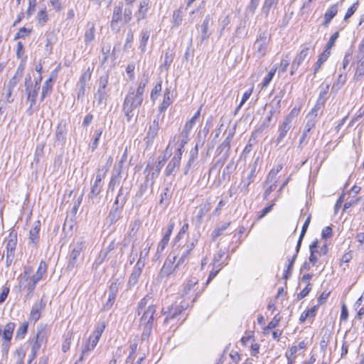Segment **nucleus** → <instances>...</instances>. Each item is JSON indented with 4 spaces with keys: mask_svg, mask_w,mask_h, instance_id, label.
I'll return each mask as SVG.
<instances>
[{
    "mask_svg": "<svg viewBox=\"0 0 364 364\" xmlns=\"http://www.w3.org/2000/svg\"><path fill=\"white\" fill-rule=\"evenodd\" d=\"M318 241L317 240H314L310 245H309V250H310V257H309V262L314 266L317 261H318V257L316 254H318Z\"/></svg>",
    "mask_w": 364,
    "mask_h": 364,
    "instance_id": "obj_24",
    "label": "nucleus"
},
{
    "mask_svg": "<svg viewBox=\"0 0 364 364\" xmlns=\"http://www.w3.org/2000/svg\"><path fill=\"white\" fill-rule=\"evenodd\" d=\"M327 98H326L325 96H319L316 105L311 111H314V112L318 114V111L322 108Z\"/></svg>",
    "mask_w": 364,
    "mask_h": 364,
    "instance_id": "obj_55",
    "label": "nucleus"
},
{
    "mask_svg": "<svg viewBox=\"0 0 364 364\" xmlns=\"http://www.w3.org/2000/svg\"><path fill=\"white\" fill-rule=\"evenodd\" d=\"M170 237H171V234H168L167 232H166L164 234V235L163 236L161 240L160 241V242L158 245L157 250H156L158 253H160V252L164 251L165 247L168 244V242H169V240H170Z\"/></svg>",
    "mask_w": 364,
    "mask_h": 364,
    "instance_id": "obj_44",
    "label": "nucleus"
},
{
    "mask_svg": "<svg viewBox=\"0 0 364 364\" xmlns=\"http://www.w3.org/2000/svg\"><path fill=\"white\" fill-rule=\"evenodd\" d=\"M102 186L103 184L94 182L91 186L88 197L92 200L95 199L101 193Z\"/></svg>",
    "mask_w": 364,
    "mask_h": 364,
    "instance_id": "obj_33",
    "label": "nucleus"
},
{
    "mask_svg": "<svg viewBox=\"0 0 364 364\" xmlns=\"http://www.w3.org/2000/svg\"><path fill=\"white\" fill-rule=\"evenodd\" d=\"M181 153L180 151H176L174 156L172 157L171 161L168 162L166 169L165 174L166 176L173 175L176 171L178 169L181 160Z\"/></svg>",
    "mask_w": 364,
    "mask_h": 364,
    "instance_id": "obj_11",
    "label": "nucleus"
},
{
    "mask_svg": "<svg viewBox=\"0 0 364 364\" xmlns=\"http://www.w3.org/2000/svg\"><path fill=\"white\" fill-rule=\"evenodd\" d=\"M31 29H28L25 27H22L18 30V31L16 34L15 38L19 39V38H25L26 36H28L31 33Z\"/></svg>",
    "mask_w": 364,
    "mask_h": 364,
    "instance_id": "obj_63",
    "label": "nucleus"
},
{
    "mask_svg": "<svg viewBox=\"0 0 364 364\" xmlns=\"http://www.w3.org/2000/svg\"><path fill=\"white\" fill-rule=\"evenodd\" d=\"M95 97L97 100L98 104H102V102H105V101L106 100V97H107L106 89L98 87Z\"/></svg>",
    "mask_w": 364,
    "mask_h": 364,
    "instance_id": "obj_49",
    "label": "nucleus"
},
{
    "mask_svg": "<svg viewBox=\"0 0 364 364\" xmlns=\"http://www.w3.org/2000/svg\"><path fill=\"white\" fill-rule=\"evenodd\" d=\"M28 324L27 322L23 323L16 331V337L23 338L28 331Z\"/></svg>",
    "mask_w": 364,
    "mask_h": 364,
    "instance_id": "obj_60",
    "label": "nucleus"
},
{
    "mask_svg": "<svg viewBox=\"0 0 364 364\" xmlns=\"http://www.w3.org/2000/svg\"><path fill=\"white\" fill-rule=\"evenodd\" d=\"M300 109L297 107H294L291 112L287 114L284 119L289 122L292 124L293 119L298 116L299 114Z\"/></svg>",
    "mask_w": 364,
    "mask_h": 364,
    "instance_id": "obj_59",
    "label": "nucleus"
},
{
    "mask_svg": "<svg viewBox=\"0 0 364 364\" xmlns=\"http://www.w3.org/2000/svg\"><path fill=\"white\" fill-rule=\"evenodd\" d=\"M339 33L338 31L335 32L330 38L328 42L326 45L324 51H327L331 53V49L334 46L335 41L338 38Z\"/></svg>",
    "mask_w": 364,
    "mask_h": 364,
    "instance_id": "obj_53",
    "label": "nucleus"
},
{
    "mask_svg": "<svg viewBox=\"0 0 364 364\" xmlns=\"http://www.w3.org/2000/svg\"><path fill=\"white\" fill-rule=\"evenodd\" d=\"M176 257L173 256L172 259L168 258L164 264L161 271H160V277H166L170 276L173 272L175 271V269L177 268L176 267V264L174 265V262L176 260Z\"/></svg>",
    "mask_w": 364,
    "mask_h": 364,
    "instance_id": "obj_14",
    "label": "nucleus"
},
{
    "mask_svg": "<svg viewBox=\"0 0 364 364\" xmlns=\"http://www.w3.org/2000/svg\"><path fill=\"white\" fill-rule=\"evenodd\" d=\"M121 180V173L118 171L117 173L113 174L111 177L110 181L108 186V191H113L115 186H117Z\"/></svg>",
    "mask_w": 364,
    "mask_h": 364,
    "instance_id": "obj_41",
    "label": "nucleus"
},
{
    "mask_svg": "<svg viewBox=\"0 0 364 364\" xmlns=\"http://www.w3.org/2000/svg\"><path fill=\"white\" fill-rule=\"evenodd\" d=\"M188 306V303L182 304V302L178 303L177 301H175L170 307H168V311H164L163 309L161 310V314L165 315L164 324H169L172 323V326L178 325V317L182 313L183 311L187 309Z\"/></svg>",
    "mask_w": 364,
    "mask_h": 364,
    "instance_id": "obj_4",
    "label": "nucleus"
},
{
    "mask_svg": "<svg viewBox=\"0 0 364 364\" xmlns=\"http://www.w3.org/2000/svg\"><path fill=\"white\" fill-rule=\"evenodd\" d=\"M91 77V72L90 70V68H88L85 72H84L79 80V85H86L87 82L90 81Z\"/></svg>",
    "mask_w": 364,
    "mask_h": 364,
    "instance_id": "obj_58",
    "label": "nucleus"
},
{
    "mask_svg": "<svg viewBox=\"0 0 364 364\" xmlns=\"http://www.w3.org/2000/svg\"><path fill=\"white\" fill-rule=\"evenodd\" d=\"M40 89V82H36L34 88L28 91V99L31 102L30 107H33L36 104V97Z\"/></svg>",
    "mask_w": 364,
    "mask_h": 364,
    "instance_id": "obj_35",
    "label": "nucleus"
},
{
    "mask_svg": "<svg viewBox=\"0 0 364 364\" xmlns=\"http://www.w3.org/2000/svg\"><path fill=\"white\" fill-rule=\"evenodd\" d=\"M210 16L208 15L205 16L202 25H201V41H203L209 38L210 33L209 31V23H210Z\"/></svg>",
    "mask_w": 364,
    "mask_h": 364,
    "instance_id": "obj_30",
    "label": "nucleus"
},
{
    "mask_svg": "<svg viewBox=\"0 0 364 364\" xmlns=\"http://www.w3.org/2000/svg\"><path fill=\"white\" fill-rule=\"evenodd\" d=\"M55 137L57 141L64 142L65 139V126L58 124L56 129Z\"/></svg>",
    "mask_w": 364,
    "mask_h": 364,
    "instance_id": "obj_46",
    "label": "nucleus"
},
{
    "mask_svg": "<svg viewBox=\"0 0 364 364\" xmlns=\"http://www.w3.org/2000/svg\"><path fill=\"white\" fill-rule=\"evenodd\" d=\"M161 81H159L158 82H156V85L154 86V89L152 90L151 91V100L154 102L155 100H156L158 95H159V93L161 92Z\"/></svg>",
    "mask_w": 364,
    "mask_h": 364,
    "instance_id": "obj_54",
    "label": "nucleus"
},
{
    "mask_svg": "<svg viewBox=\"0 0 364 364\" xmlns=\"http://www.w3.org/2000/svg\"><path fill=\"white\" fill-rule=\"evenodd\" d=\"M38 23L41 26H44L48 20V16L47 14L46 9L43 8L38 11L36 16Z\"/></svg>",
    "mask_w": 364,
    "mask_h": 364,
    "instance_id": "obj_39",
    "label": "nucleus"
},
{
    "mask_svg": "<svg viewBox=\"0 0 364 364\" xmlns=\"http://www.w3.org/2000/svg\"><path fill=\"white\" fill-rule=\"evenodd\" d=\"M282 169V165L281 164H279L275 167H273L267 177V178H268V181H272V180H277V175Z\"/></svg>",
    "mask_w": 364,
    "mask_h": 364,
    "instance_id": "obj_52",
    "label": "nucleus"
},
{
    "mask_svg": "<svg viewBox=\"0 0 364 364\" xmlns=\"http://www.w3.org/2000/svg\"><path fill=\"white\" fill-rule=\"evenodd\" d=\"M338 13V6L337 4H333L326 11V12L324 14V21L323 24L325 26H327L328 23L331 22V21L333 18V17L336 15Z\"/></svg>",
    "mask_w": 364,
    "mask_h": 364,
    "instance_id": "obj_26",
    "label": "nucleus"
},
{
    "mask_svg": "<svg viewBox=\"0 0 364 364\" xmlns=\"http://www.w3.org/2000/svg\"><path fill=\"white\" fill-rule=\"evenodd\" d=\"M139 318V328L141 333L142 340L147 339L151 334L154 321L157 316L156 306L154 304H149L147 309L143 311L137 312Z\"/></svg>",
    "mask_w": 364,
    "mask_h": 364,
    "instance_id": "obj_2",
    "label": "nucleus"
},
{
    "mask_svg": "<svg viewBox=\"0 0 364 364\" xmlns=\"http://www.w3.org/2000/svg\"><path fill=\"white\" fill-rule=\"evenodd\" d=\"M144 266V261L142 260V252L140 253L139 258L134 267V269L132 270V272L129 277V281H128V287L129 289L132 288L134 286H135L139 279L141 276L142 269Z\"/></svg>",
    "mask_w": 364,
    "mask_h": 364,
    "instance_id": "obj_7",
    "label": "nucleus"
},
{
    "mask_svg": "<svg viewBox=\"0 0 364 364\" xmlns=\"http://www.w3.org/2000/svg\"><path fill=\"white\" fill-rule=\"evenodd\" d=\"M310 220H311V218L310 216H309L306 220H305L304 225H303V227H302V230H301V234H300V236H299V240H298V242H297V245H296V250L297 252L299 251V249H300V247H301V241L303 240V237L307 230V228L309 225V223H310Z\"/></svg>",
    "mask_w": 364,
    "mask_h": 364,
    "instance_id": "obj_42",
    "label": "nucleus"
},
{
    "mask_svg": "<svg viewBox=\"0 0 364 364\" xmlns=\"http://www.w3.org/2000/svg\"><path fill=\"white\" fill-rule=\"evenodd\" d=\"M47 264L45 262L41 261L38 265V269L33 274L28 284V291L32 293L36 287V284L40 281L46 272Z\"/></svg>",
    "mask_w": 364,
    "mask_h": 364,
    "instance_id": "obj_8",
    "label": "nucleus"
},
{
    "mask_svg": "<svg viewBox=\"0 0 364 364\" xmlns=\"http://www.w3.org/2000/svg\"><path fill=\"white\" fill-rule=\"evenodd\" d=\"M211 203L206 200L201 203L198 208V210L196 212V215L193 218V220L196 221L198 224H200L203 222L204 216L210 210Z\"/></svg>",
    "mask_w": 364,
    "mask_h": 364,
    "instance_id": "obj_12",
    "label": "nucleus"
},
{
    "mask_svg": "<svg viewBox=\"0 0 364 364\" xmlns=\"http://www.w3.org/2000/svg\"><path fill=\"white\" fill-rule=\"evenodd\" d=\"M279 0H264L262 11L266 16H268L269 10L272 7L276 6Z\"/></svg>",
    "mask_w": 364,
    "mask_h": 364,
    "instance_id": "obj_48",
    "label": "nucleus"
},
{
    "mask_svg": "<svg viewBox=\"0 0 364 364\" xmlns=\"http://www.w3.org/2000/svg\"><path fill=\"white\" fill-rule=\"evenodd\" d=\"M298 252L297 250H295V253L294 254V255L291 257V259H289L288 260V264H287V269L285 271V273L284 274V279H287L290 275L291 274V272H292V267H293V264L295 262V259L297 257V255H298Z\"/></svg>",
    "mask_w": 364,
    "mask_h": 364,
    "instance_id": "obj_38",
    "label": "nucleus"
},
{
    "mask_svg": "<svg viewBox=\"0 0 364 364\" xmlns=\"http://www.w3.org/2000/svg\"><path fill=\"white\" fill-rule=\"evenodd\" d=\"M28 7L26 10V15L29 18L31 17L36 11V0H28Z\"/></svg>",
    "mask_w": 364,
    "mask_h": 364,
    "instance_id": "obj_62",
    "label": "nucleus"
},
{
    "mask_svg": "<svg viewBox=\"0 0 364 364\" xmlns=\"http://www.w3.org/2000/svg\"><path fill=\"white\" fill-rule=\"evenodd\" d=\"M46 303L43 299L36 302L31 308L29 319L36 322L40 318L41 311L44 309Z\"/></svg>",
    "mask_w": 364,
    "mask_h": 364,
    "instance_id": "obj_15",
    "label": "nucleus"
},
{
    "mask_svg": "<svg viewBox=\"0 0 364 364\" xmlns=\"http://www.w3.org/2000/svg\"><path fill=\"white\" fill-rule=\"evenodd\" d=\"M95 28L94 23H88L87 28L85 33V43L90 44L95 39Z\"/></svg>",
    "mask_w": 364,
    "mask_h": 364,
    "instance_id": "obj_28",
    "label": "nucleus"
},
{
    "mask_svg": "<svg viewBox=\"0 0 364 364\" xmlns=\"http://www.w3.org/2000/svg\"><path fill=\"white\" fill-rule=\"evenodd\" d=\"M53 88V79L50 77L46 80L42 87L41 100L43 101L46 97L50 94Z\"/></svg>",
    "mask_w": 364,
    "mask_h": 364,
    "instance_id": "obj_32",
    "label": "nucleus"
},
{
    "mask_svg": "<svg viewBox=\"0 0 364 364\" xmlns=\"http://www.w3.org/2000/svg\"><path fill=\"white\" fill-rule=\"evenodd\" d=\"M46 342V333L43 331H38L36 334L35 341L33 343L31 350L38 352L42 344Z\"/></svg>",
    "mask_w": 364,
    "mask_h": 364,
    "instance_id": "obj_25",
    "label": "nucleus"
},
{
    "mask_svg": "<svg viewBox=\"0 0 364 364\" xmlns=\"http://www.w3.org/2000/svg\"><path fill=\"white\" fill-rule=\"evenodd\" d=\"M280 321V318L275 316L273 319L269 322L267 326L264 328V333H267L269 330L276 328Z\"/></svg>",
    "mask_w": 364,
    "mask_h": 364,
    "instance_id": "obj_61",
    "label": "nucleus"
},
{
    "mask_svg": "<svg viewBox=\"0 0 364 364\" xmlns=\"http://www.w3.org/2000/svg\"><path fill=\"white\" fill-rule=\"evenodd\" d=\"M128 194L127 190H125L123 187H121L119 190L118 194L113 203L114 206L123 208L124 204L127 202V196Z\"/></svg>",
    "mask_w": 364,
    "mask_h": 364,
    "instance_id": "obj_21",
    "label": "nucleus"
},
{
    "mask_svg": "<svg viewBox=\"0 0 364 364\" xmlns=\"http://www.w3.org/2000/svg\"><path fill=\"white\" fill-rule=\"evenodd\" d=\"M149 2L147 0H143L140 2V6L139 9V14L137 16V20L143 19L145 18L147 10H148Z\"/></svg>",
    "mask_w": 364,
    "mask_h": 364,
    "instance_id": "obj_40",
    "label": "nucleus"
},
{
    "mask_svg": "<svg viewBox=\"0 0 364 364\" xmlns=\"http://www.w3.org/2000/svg\"><path fill=\"white\" fill-rule=\"evenodd\" d=\"M147 83L148 77H146L141 80L136 89L132 87H129L122 105V112L126 117L127 122H130L134 117H135V120H136L137 113L136 109H138L143 102L144 93Z\"/></svg>",
    "mask_w": 364,
    "mask_h": 364,
    "instance_id": "obj_1",
    "label": "nucleus"
},
{
    "mask_svg": "<svg viewBox=\"0 0 364 364\" xmlns=\"http://www.w3.org/2000/svg\"><path fill=\"white\" fill-rule=\"evenodd\" d=\"M309 48L304 47L297 56L294 58L291 64V75H294V72L298 69L299 65L304 62L307 58L309 53Z\"/></svg>",
    "mask_w": 364,
    "mask_h": 364,
    "instance_id": "obj_13",
    "label": "nucleus"
},
{
    "mask_svg": "<svg viewBox=\"0 0 364 364\" xmlns=\"http://www.w3.org/2000/svg\"><path fill=\"white\" fill-rule=\"evenodd\" d=\"M105 328V323L104 322L96 326L92 335L89 338V341L91 342V348H95Z\"/></svg>",
    "mask_w": 364,
    "mask_h": 364,
    "instance_id": "obj_18",
    "label": "nucleus"
},
{
    "mask_svg": "<svg viewBox=\"0 0 364 364\" xmlns=\"http://www.w3.org/2000/svg\"><path fill=\"white\" fill-rule=\"evenodd\" d=\"M257 169V160L252 165L251 171L250 173L247 175V178H243L242 180L241 184L243 188L247 189L248 186L252 183L255 178L256 173Z\"/></svg>",
    "mask_w": 364,
    "mask_h": 364,
    "instance_id": "obj_20",
    "label": "nucleus"
},
{
    "mask_svg": "<svg viewBox=\"0 0 364 364\" xmlns=\"http://www.w3.org/2000/svg\"><path fill=\"white\" fill-rule=\"evenodd\" d=\"M230 223H225L220 227L215 228L212 232V237L215 240L216 237L221 235L222 233L230 226Z\"/></svg>",
    "mask_w": 364,
    "mask_h": 364,
    "instance_id": "obj_51",
    "label": "nucleus"
},
{
    "mask_svg": "<svg viewBox=\"0 0 364 364\" xmlns=\"http://www.w3.org/2000/svg\"><path fill=\"white\" fill-rule=\"evenodd\" d=\"M160 171L156 169L153 166L148 164L144 171L145 174L144 188L149 186H152L154 183L155 179L159 176Z\"/></svg>",
    "mask_w": 364,
    "mask_h": 364,
    "instance_id": "obj_9",
    "label": "nucleus"
},
{
    "mask_svg": "<svg viewBox=\"0 0 364 364\" xmlns=\"http://www.w3.org/2000/svg\"><path fill=\"white\" fill-rule=\"evenodd\" d=\"M159 122L156 119H154L152 124L149 126L146 136L145 137L146 143L147 145H151L154 139L156 137L159 131Z\"/></svg>",
    "mask_w": 364,
    "mask_h": 364,
    "instance_id": "obj_16",
    "label": "nucleus"
},
{
    "mask_svg": "<svg viewBox=\"0 0 364 364\" xmlns=\"http://www.w3.org/2000/svg\"><path fill=\"white\" fill-rule=\"evenodd\" d=\"M132 18V9L130 6L126 7L123 10V3L119 2L113 9L110 27L112 30L117 28V24L120 21L124 23H129Z\"/></svg>",
    "mask_w": 364,
    "mask_h": 364,
    "instance_id": "obj_3",
    "label": "nucleus"
},
{
    "mask_svg": "<svg viewBox=\"0 0 364 364\" xmlns=\"http://www.w3.org/2000/svg\"><path fill=\"white\" fill-rule=\"evenodd\" d=\"M291 123L284 119L278 128L279 134L276 139L277 144H279L283 141L284 139L285 138V136H287L288 132L291 129Z\"/></svg>",
    "mask_w": 364,
    "mask_h": 364,
    "instance_id": "obj_17",
    "label": "nucleus"
},
{
    "mask_svg": "<svg viewBox=\"0 0 364 364\" xmlns=\"http://www.w3.org/2000/svg\"><path fill=\"white\" fill-rule=\"evenodd\" d=\"M253 87L250 88L247 91H245L242 95V100L237 107V110L241 108V107L245 104V102L250 98L252 93Z\"/></svg>",
    "mask_w": 364,
    "mask_h": 364,
    "instance_id": "obj_64",
    "label": "nucleus"
},
{
    "mask_svg": "<svg viewBox=\"0 0 364 364\" xmlns=\"http://www.w3.org/2000/svg\"><path fill=\"white\" fill-rule=\"evenodd\" d=\"M83 247V242H77L76 245L74 246L70 255V262L74 264L77 258L80 255Z\"/></svg>",
    "mask_w": 364,
    "mask_h": 364,
    "instance_id": "obj_31",
    "label": "nucleus"
},
{
    "mask_svg": "<svg viewBox=\"0 0 364 364\" xmlns=\"http://www.w3.org/2000/svg\"><path fill=\"white\" fill-rule=\"evenodd\" d=\"M41 228L40 221L34 222L31 229L29 232V239L31 242L33 244H36L38 239V233Z\"/></svg>",
    "mask_w": 364,
    "mask_h": 364,
    "instance_id": "obj_27",
    "label": "nucleus"
},
{
    "mask_svg": "<svg viewBox=\"0 0 364 364\" xmlns=\"http://www.w3.org/2000/svg\"><path fill=\"white\" fill-rule=\"evenodd\" d=\"M268 42L269 38L265 33L260 35L259 38H257L254 44V49L259 57L265 55Z\"/></svg>",
    "mask_w": 364,
    "mask_h": 364,
    "instance_id": "obj_10",
    "label": "nucleus"
},
{
    "mask_svg": "<svg viewBox=\"0 0 364 364\" xmlns=\"http://www.w3.org/2000/svg\"><path fill=\"white\" fill-rule=\"evenodd\" d=\"M31 268L30 267H25L23 273L21 275L19 278L18 285L20 289H28V284L29 283L31 277Z\"/></svg>",
    "mask_w": 364,
    "mask_h": 364,
    "instance_id": "obj_22",
    "label": "nucleus"
},
{
    "mask_svg": "<svg viewBox=\"0 0 364 364\" xmlns=\"http://www.w3.org/2000/svg\"><path fill=\"white\" fill-rule=\"evenodd\" d=\"M149 31L147 30H142L141 32V40L139 48L142 53H144L146 49L147 41L149 38Z\"/></svg>",
    "mask_w": 364,
    "mask_h": 364,
    "instance_id": "obj_37",
    "label": "nucleus"
},
{
    "mask_svg": "<svg viewBox=\"0 0 364 364\" xmlns=\"http://www.w3.org/2000/svg\"><path fill=\"white\" fill-rule=\"evenodd\" d=\"M190 254L191 253L189 252L186 251L185 250L183 249V252L181 253V257H179V259H178V261H177V262L176 264V267H179L183 263L187 262L188 258H189Z\"/></svg>",
    "mask_w": 364,
    "mask_h": 364,
    "instance_id": "obj_56",
    "label": "nucleus"
},
{
    "mask_svg": "<svg viewBox=\"0 0 364 364\" xmlns=\"http://www.w3.org/2000/svg\"><path fill=\"white\" fill-rule=\"evenodd\" d=\"M151 296L149 294H146L138 304L136 312L143 311L147 309L149 301Z\"/></svg>",
    "mask_w": 364,
    "mask_h": 364,
    "instance_id": "obj_50",
    "label": "nucleus"
},
{
    "mask_svg": "<svg viewBox=\"0 0 364 364\" xmlns=\"http://www.w3.org/2000/svg\"><path fill=\"white\" fill-rule=\"evenodd\" d=\"M122 210L121 208L112 205V210L107 218V223L112 225L117 222L121 218Z\"/></svg>",
    "mask_w": 364,
    "mask_h": 364,
    "instance_id": "obj_23",
    "label": "nucleus"
},
{
    "mask_svg": "<svg viewBox=\"0 0 364 364\" xmlns=\"http://www.w3.org/2000/svg\"><path fill=\"white\" fill-rule=\"evenodd\" d=\"M198 279L196 277H191L190 279L188 280V282L185 284L183 291V296L185 298L186 300L188 299V300H191L192 302L195 301L196 298L202 293V291L204 290V287L199 289L196 294L194 297H193V294L191 296L188 297V296L192 292L195 291L194 287L198 284Z\"/></svg>",
    "mask_w": 364,
    "mask_h": 364,
    "instance_id": "obj_6",
    "label": "nucleus"
},
{
    "mask_svg": "<svg viewBox=\"0 0 364 364\" xmlns=\"http://www.w3.org/2000/svg\"><path fill=\"white\" fill-rule=\"evenodd\" d=\"M317 116V113L314 112V111H311L306 116L307 120L304 127L310 129L314 128L316 122Z\"/></svg>",
    "mask_w": 364,
    "mask_h": 364,
    "instance_id": "obj_36",
    "label": "nucleus"
},
{
    "mask_svg": "<svg viewBox=\"0 0 364 364\" xmlns=\"http://www.w3.org/2000/svg\"><path fill=\"white\" fill-rule=\"evenodd\" d=\"M183 20V11L181 9L175 11L173 14V26L178 27L182 23Z\"/></svg>",
    "mask_w": 364,
    "mask_h": 364,
    "instance_id": "obj_45",
    "label": "nucleus"
},
{
    "mask_svg": "<svg viewBox=\"0 0 364 364\" xmlns=\"http://www.w3.org/2000/svg\"><path fill=\"white\" fill-rule=\"evenodd\" d=\"M196 122L194 121L193 119H191L188 122H187L181 132V135H188L189 132L191 131V129L196 124Z\"/></svg>",
    "mask_w": 364,
    "mask_h": 364,
    "instance_id": "obj_57",
    "label": "nucleus"
},
{
    "mask_svg": "<svg viewBox=\"0 0 364 364\" xmlns=\"http://www.w3.org/2000/svg\"><path fill=\"white\" fill-rule=\"evenodd\" d=\"M6 256V260L7 265H9L15 255V250L17 245V232L14 230L11 231L5 239Z\"/></svg>",
    "mask_w": 364,
    "mask_h": 364,
    "instance_id": "obj_5",
    "label": "nucleus"
},
{
    "mask_svg": "<svg viewBox=\"0 0 364 364\" xmlns=\"http://www.w3.org/2000/svg\"><path fill=\"white\" fill-rule=\"evenodd\" d=\"M171 103H172V100L171 98V91L169 89H166L164 92L163 102L159 107V112H165Z\"/></svg>",
    "mask_w": 364,
    "mask_h": 364,
    "instance_id": "obj_29",
    "label": "nucleus"
},
{
    "mask_svg": "<svg viewBox=\"0 0 364 364\" xmlns=\"http://www.w3.org/2000/svg\"><path fill=\"white\" fill-rule=\"evenodd\" d=\"M277 180L269 181L268 178L266 179L264 198H267L276 188L277 186Z\"/></svg>",
    "mask_w": 364,
    "mask_h": 364,
    "instance_id": "obj_43",
    "label": "nucleus"
},
{
    "mask_svg": "<svg viewBox=\"0 0 364 364\" xmlns=\"http://www.w3.org/2000/svg\"><path fill=\"white\" fill-rule=\"evenodd\" d=\"M330 56V53H328L327 51H324L319 55L318 59L317 62L315 64V66L314 68V75H316V74L319 70L320 68L323 65L324 62L327 60V59Z\"/></svg>",
    "mask_w": 364,
    "mask_h": 364,
    "instance_id": "obj_34",
    "label": "nucleus"
},
{
    "mask_svg": "<svg viewBox=\"0 0 364 364\" xmlns=\"http://www.w3.org/2000/svg\"><path fill=\"white\" fill-rule=\"evenodd\" d=\"M232 139V135L229 134L217 149V151H218L219 154L224 152L223 157L225 160L228 157Z\"/></svg>",
    "mask_w": 364,
    "mask_h": 364,
    "instance_id": "obj_19",
    "label": "nucleus"
},
{
    "mask_svg": "<svg viewBox=\"0 0 364 364\" xmlns=\"http://www.w3.org/2000/svg\"><path fill=\"white\" fill-rule=\"evenodd\" d=\"M277 70L276 67H273L271 70L267 74V75L264 77L263 82L262 83V88H265L268 86L271 80H272L275 73Z\"/></svg>",
    "mask_w": 364,
    "mask_h": 364,
    "instance_id": "obj_47",
    "label": "nucleus"
}]
</instances>
